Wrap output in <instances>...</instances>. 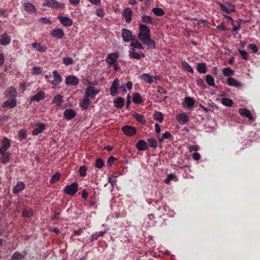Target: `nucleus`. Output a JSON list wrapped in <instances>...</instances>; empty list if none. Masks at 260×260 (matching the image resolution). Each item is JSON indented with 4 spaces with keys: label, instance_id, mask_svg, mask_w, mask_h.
<instances>
[{
    "label": "nucleus",
    "instance_id": "52",
    "mask_svg": "<svg viewBox=\"0 0 260 260\" xmlns=\"http://www.w3.org/2000/svg\"><path fill=\"white\" fill-rule=\"evenodd\" d=\"M141 20H142L143 22L146 24H152V18L150 16L144 15L142 17H141Z\"/></svg>",
    "mask_w": 260,
    "mask_h": 260
},
{
    "label": "nucleus",
    "instance_id": "15",
    "mask_svg": "<svg viewBox=\"0 0 260 260\" xmlns=\"http://www.w3.org/2000/svg\"><path fill=\"white\" fill-rule=\"evenodd\" d=\"M53 75L54 80L50 82L51 84L54 86H56L61 82L62 78L58 73L57 71H53Z\"/></svg>",
    "mask_w": 260,
    "mask_h": 260
},
{
    "label": "nucleus",
    "instance_id": "27",
    "mask_svg": "<svg viewBox=\"0 0 260 260\" xmlns=\"http://www.w3.org/2000/svg\"><path fill=\"white\" fill-rule=\"evenodd\" d=\"M177 120L182 124H185L189 121L188 115L185 113L179 114L177 116Z\"/></svg>",
    "mask_w": 260,
    "mask_h": 260
},
{
    "label": "nucleus",
    "instance_id": "10",
    "mask_svg": "<svg viewBox=\"0 0 260 260\" xmlns=\"http://www.w3.org/2000/svg\"><path fill=\"white\" fill-rule=\"evenodd\" d=\"M57 19L66 27H70L73 24V20L68 17L59 15Z\"/></svg>",
    "mask_w": 260,
    "mask_h": 260
},
{
    "label": "nucleus",
    "instance_id": "19",
    "mask_svg": "<svg viewBox=\"0 0 260 260\" xmlns=\"http://www.w3.org/2000/svg\"><path fill=\"white\" fill-rule=\"evenodd\" d=\"M16 106V100L15 99H11V100H7L3 103V108H13Z\"/></svg>",
    "mask_w": 260,
    "mask_h": 260
},
{
    "label": "nucleus",
    "instance_id": "48",
    "mask_svg": "<svg viewBox=\"0 0 260 260\" xmlns=\"http://www.w3.org/2000/svg\"><path fill=\"white\" fill-rule=\"evenodd\" d=\"M74 63V60L72 57H67L63 58L62 63L66 66H70Z\"/></svg>",
    "mask_w": 260,
    "mask_h": 260
},
{
    "label": "nucleus",
    "instance_id": "2",
    "mask_svg": "<svg viewBox=\"0 0 260 260\" xmlns=\"http://www.w3.org/2000/svg\"><path fill=\"white\" fill-rule=\"evenodd\" d=\"M140 32L138 35L139 40L150 38V29L145 24H140Z\"/></svg>",
    "mask_w": 260,
    "mask_h": 260
},
{
    "label": "nucleus",
    "instance_id": "59",
    "mask_svg": "<svg viewBox=\"0 0 260 260\" xmlns=\"http://www.w3.org/2000/svg\"><path fill=\"white\" fill-rule=\"evenodd\" d=\"M42 73L40 67H35L32 68V75H39Z\"/></svg>",
    "mask_w": 260,
    "mask_h": 260
},
{
    "label": "nucleus",
    "instance_id": "14",
    "mask_svg": "<svg viewBox=\"0 0 260 260\" xmlns=\"http://www.w3.org/2000/svg\"><path fill=\"white\" fill-rule=\"evenodd\" d=\"M5 95L9 99H15L17 96L16 88L12 86L9 87V89L5 91Z\"/></svg>",
    "mask_w": 260,
    "mask_h": 260
},
{
    "label": "nucleus",
    "instance_id": "51",
    "mask_svg": "<svg viewBox=\"0 0 260 260\" xmlns=\"http://www.w3.org/2000/svg\"><path fill=\"white\" fill-rule=\"evenodd\" d=\"M61 174L59 172H56L51 178V183H54L56 181H58L60 178Z\"/></svg>",
    "mask_w": 260,
    "mask_h": 260
},
{
    "label": "nucleus",
    "instance_id": "39",
    "mask_svg": "<svg viewBox=\"0 0 260 260\" xmlns=\"http://www.w3.org/2000/svg\"><path fill=\"white\" fill-rule=\"evenodd\" d=\"M153 118L156 121L159 122H162L164 120V115H162V113L159 111H156L154 113Z\"/></svg>",
    "mask_w": 260,
    "mask_h": 260
},
{
    "label": "nucleus",
    "instance_id": "13",
    "mask_svg": "<svg viewBox=\"0 0 260 260\" xmlns=\"http://www.w3.org/2000/svg\"><path fill=\"white\" fill-rule=\"evenodd\" d=\"M195 104L194 99L190 96H186L184 99V102L183 103V106L188 109L192 108Z\"/></svg>",
    "mask_w": 260,
    "mask_h": 260
},
{
    "label": "nucleus",
    "instance_id": "63",
    "mask_svg": "<svg viewBox=\"0 0 260 260\" xmlns=\"http://www.w3.org/2000/svg\"><path fill=\"white\" fill-rule=\"evenodd\" d=\"M40 22L43 24H51L50 20L47 19L45 17H42L40 19Z\"/></svg>",
    "mask_w": 260,
    "mask_h": 260
},
{
    "label": "nucleus",
    "instance_id": "8",
    "mask_svg": "<svg viewBox=\"0 0 260 260\" xmlns=\"http://www.w3.org/2000/svg\"><path fill=\"white\" fill-rule=\"evenodd\" d=\"M99 92V91L98 90H95L93 87L89 86L86 88L84 98L87 99L91 98V99H94V97H95V95L98 94Z\"/></svg>",
    "mask_w": 260,
    "mask_h": 260
},
{
    "label": "nucleus",
    "instance_id": "20",
    "mask_svg": "<svg viewBox=\"0 0 260 260\" xmlns=\"http://www.w3.org/2000/svg\"><path fill=\"white\" fill-rule=\"evenodd\" d=\"M23 7L25 11L27 12L28 14H32L33 13H35L36 9L32 4L29 3H24L23 4Z\"/></svg>",
    "mask_w": 260,
    "mask_h": 260
},
{
    "label": "nucleus",
    "instance_id": "1",
    "mask_svg": "<svg viewBox=\"0 0 260 260\" xmlns=\"http://www.w3.org/2000/svg\"><path fill=\"white\" fill-rule=\"evenodd\" d=\"M119 57L118 52H112L108 54L107 57L105 58V61L108 64V67H113L115 71H118L120 70L119 61L118 59Z\"/></svg>",
    "mask_w": 260,
    "mask_h": 260
},
{
    "label": "nucleus",
    "instance_id": "40",
    "mask_svg": "<svg viewBox=\"0 0 260 260\" xmlns=\"http://www.w3.org/2000/svg\"><path fill=\"white\" fill-rule=\"evenodd\" d=\"M34 211L32 209H24L22 212V216L25 218H30L33 216Z\"/></svg>",
    "mask_w": 260,
    "mask_h": 260
},
{
    "label": "nucleus",
    "instance_id": "12",
    "mask_svg": "<svg viewBox=\"0 0 260 260\" xmlns=\"http://www.w3.org/2000/svg\"><path fill=\"white\" fill-rule=\"evenodd\" d=\"M11 147V141L5 137L2 141V147L0 148V152L7 151Z\"/></svg>",
    "mask_w": 260,
    "mask_h": 260
},
{
    "label": "nucleus",
    "instance_id": "22",
    "mask_svg": "<svg viewBox=\"0 0 260 260\" xmlns=\"http://www.w3.org/2000/svg\"><path fill=\"white\" fill-rule=\"evenodd\" d=\"M140 41L142 42V43L147 46H148V48L150 49H155V43L154 40L150 39V38H148L147 39H144L143 40H140Z\"/></svg>",
    "mask_w": 260,
    "mask_h": 260
},
{
    "label": "nucleus",
    "instance_id": "45",
    "mask_svg": "<svg viewBox=\"0 0 260 260\" xmlns=\"http://www.w3.org/2000/svg\"><path fill=\"white\" fill-rule=\"evenodd\" d=\"M221 103L224 106L232 107L233 105V101L230 99L223 98L221 101Z\"/></svg>",
    "mask_w": 260,
    "mask_h": 260
},
{
    "label": "nucleus",
    "instance_id": "41",
    "mask_svg": "<svg viewBox=\"0 0 260 260\" xmlns=\"http://www.w3.org/2000/svg\"><path fill=\"white\" fill-rule=\"evenodd\" d=\"M131 42V46L133 47L134 48L138 49H143L144 48L143 47V45L139 42L138 40L134 39Z\"/></svg>",
    "mask_w": 260,
    "mask_h": 260
},
{
    "label": "nucleus",
    "instance_id": "46",
    "mask_svg": "<svg viewBox=\"0 0 260 260\" xmlns=\"http://www.w3.org/2000/svg\"><path fill=\"white\" fill-rule=\"evenodd\" d=\"M206 82L208 85L211 86H214V80L212 76L210 75L206 76Z\"/></svg>",
    "mask_w": 260,
    "mask_h": 260
},
{
    "label": "nucleus",
    "instance_id": "28",
    "mask_svg": "<svg viewBox=\"0 0 260 260\" xmlns=\"http://www.w3.org/2000/svg\"><path fill=\"white\" fill-rule=\"evenodd\" d=\"M11 43V37L7 35L6 33L2 34L1 39H0V44L1 45L6 46Z\"/></svg>",
    "mask_w": 260,
    "mask_h": 260
},
{
    "label": "nucleus",
    "instance_id": "47",
    "mask_svg": "<svg viewBox=\"0 0 260 260\" xmlns=\"http://www.w3.org/2000/svg\"><path fill=\"white\" fill-rule=\"evenodd\" d=\"M132 50H133L129 51V56H130L131 58H135L138 60L140 59L141 55L136 52H134V49H132Z\"/></svg>",
    "mask_w": 260,
    "mask_h": 260
},
{
    "label": "nucleus",
    "instance_id": "58",
    "mask_svg": "<svg viewBox=\"0 0 260 260\" xmlns=\"http://www.w3.org/2000/svg\"><path fill=\"white\" fill-rule=\"evenodd\" d=\"M161 137L164 138L165 139L171 140H172L173 139V137L172 136L171 133L169 132H166L162 134Z\"/></svg>",
    "mask_w": 260,
    "mask_h": 260
},
{
    "label": "nucleus",
    "instance_id": "43",
    "mask_svg": "<svg viewBox=\"0 0 260 260\" xmlns=\"http://www.w3.org/2000/svg\"><path fill=\"white\" fill-rule=\"evenodd\" d=\"M147 142L148 145H149V147L155 149L157 147V142L156 139L154 138H149L147 139Z\"/></svg>",
    "mask_w": 260,
    "mask_h": 260
},
{
    "label": "nucleus",
    "instance_id": "34",
    "mask_svg": "<svg viewBox=\"0 0 260 260\" xmlns=\"http://www.w3.org/2000/svg\"><path fill=\"white\" fill-rule=\"evenodd\" d=\"M90 103L91 101L89 99L84 98L83 100L79 103L80 107H81L82 110H86L88 108Z\"/></svg>",
    "mask_w": 260,
    "mask_h": 260
},
{
    "label": "nucleus",
    "instance_id": "4",
    "mask_svg": "<svg viewBox=\"0 0 260 260\" xmlns=\"http://www.w3.org/2000/svg\"><path fill=\"white\" fill-rule=\"evenodd\" d=\"M44 6L52 9H63L64 4L55 0H44Z\"/></svg>",
    "mask_w": 260,
    "mask_h": 260
},
{
    "label": "nucleus",
    "instance_id": "56",
    "mask_svg": "<svg viewBox=\"0 0 260 260\" xmlns=\"http://www.w3.org/2000/svg\"><path fill=\"white\" fill-rule=\"evenodd\" d=\"M197 86L202 88H206V84L204 83V80L202 78H198L197 80Z\"/></svg>",
    "mask_w": 260,
    "mask_h": 260
},
{
    "label": "nucleus",
    "instance_id": "62",
    "mask_svg": "<svg viewBox=\"0 0 260 260\" xmlns=\"http://www.w3.org/2000/svg\"><path fill=\"white\" fill-rule=\"evenodd\" d=\"M95 14L98 17H103L105 13L102 9H100L96 10Z\"/></svg>",
    "mask_w": 260,
    "mask_h": 260
},
{
    "label": "nucleus",
    "instance_id": "57",
    "mask_svg": "<svg viewBox=\"0 0 260 260\" xmlns=\"http://www.w3.org/2000/svg\"><path fill=\"white\" fill-rule=\"evenodd\" d=\"M18 138L21 140H23L26 138V133L25 130L20 129L18 132Z\"/></svg>",
    "mask_w": 260,
    "mask_h": 260
},
{
    "label": "nucleus",
    "instance_id": "25",
    "mask_svg": "<svg viewBox=\"0 0 260 260\" xmlns=\"http://www.w3.org/2000/svg\"><path fill=\"white\" fill-rule=\"evenodd\" d=\"M227 84L229 86L234 87L236 88H240L241 87V83L238 81L235 80V78L229 77L227 80Z\"/></svg>",
    "mask_w": 260,
    "mask_h": 260
},
{
    "label": "nucleus",
    "instance_id": "55",
    "mask_svg": "<svg viewBox=\"0 0 260 260\" xmlns=\"http://www.w3.org/2000/svg\"><path fill=\"white\" fill-rule=\"evenodd\" d=\"M239 53L244 60H246L248 58V54L245 50H239Z\"/></svg>",
    "mask_w": 260,
    "mask_h": 260
},
{
    "label": "nucleus",
    "instance_id": "32",
    "mask_svg": "<svg viewBox=\"0 0 260 260\" xmlns=\"http://www.w3.org/2000/svg\"><path fill=\"white\" fill-rule=\"evenodd\" d=\"M239 113L241 115H243L250 120L253 119V116H252L250 111L245 108H241L239 110Z\"/></svg>",
    "mask_w": 260,
    "mask_h": 260
},
{
    "label": "nucleus",
    "instance_id": "60",
    "mask_svg": "<svg viewBox=\"0 0 260 260\" xmlns=\"http://www.w3.org/2000/svg\"><path fill=\"white\" fill-rule=\"evenodd\" d=\"M248 48L249 49L251 50V51H252L253 53H256L258 51L257 47L254 44H249L248 45Z\"/></svg>",
    "mask_w": 260,
    "mask_h": 260
},
{
    "label": "nucleus",
    "instance_id": "23",
    "mask_svg": "<svg viewBox=\"0 0 260 260\" xmlns=\"http://www.w3.org/2000/svg\"><path fill=\"white\" fill-rule=\"evenodd\" d=\"M26 254V252L25 251H23L21 253L16 251L12 255L11 260H22L25 257Z\"/></svg>",
    "mask_w": 260,
    "mask_h": 260
},
{
    "label": "nucleus",
    "instance_id": "50",
    "mask_svg": "<svg viewBox=\"0 0 260 260\" xmlns=\"http://www.w3.org/2000/svg\"><path fill=\"white\" fill-rule=\"evenodd\" d=\"M134 117L138 122L144 123L145 121L143 115L140 114L138 113H136L134 114Z\"/></svg>",
    "mask_w": 260,
    "mask_h": 260
},
{
    "label": "nucleus",
    "instance_id": "49",
    "mask_svg": "<svg viewBox=\"0 0 260 260\" xmlns=\"http://www.w3.org/2000/svg\"><path fill=\"white\" fill-rule=\"evenodd\" d=\"M222 73L224 77H229L233 74V71L230 68H225L222 70Z\"/></svg>",
    "mask_w": 260,
    "mask_h": 260
},
{
    "label": "nucleus",
    "instance_id": "35",
    "mask_svg": "<svg viewBox=\"0 0 260 260\" xmlns=\"http://www.w3.org/2000/svg\"><path fill=\"white\" fill-rule=\"evenodd\" d=\"M182 66L183 69L185 70L187 72L191 73L192 74L194 73V70L192 69L191 66H190L189 64L185 60L182 61Z\"/></svg>",
    "mask_w": 260,
    "mask_h": 260
},
{
    "label": "nucleus",
    "instance_id": "42",
    "mask_svg": "<svg viewBox=\"0 0 260 260\" xmlns=\"http://www.w3.org/2000/svg\"><path fill=\"white\" fill-rule=\"evenodd\" d=\"M152 11L155 15L157 16H162L165 14L164 11L159 8H153L152 9Z\"/></svg>",
    "mask_w": 260,
    "mask_h": 260
},
{
    "label": "nucleus",
    "instance_id": "30",
    "mask_svg": "<svg viewBox=\"0 0 260 260\" xmlns=\"http://www.w3.org/2000/svg\"><path fill=\"white\" fill-rule=\"evenodd\" d=\"M197 70L200 74H206L207 71L206 63L204 62L197 63Z\"/></svg>",
    "mask_w": 260,
    "mask_h": 260
},
{
    "label": "nucleus",
    "instance_id": "31",
    "mask_svg": "<svg viewBox=\"0 0 260 260\" xmlns=\"http://www.w3.org/2000/svg\"><path fill=\"white\" fill-rule=\"evenodd\" d=\"M124 100L121 97H118L114 101V106L116 108L122 109L124 106Z\"/></svg>",
    "mask_w": 260,
    "mask_h": 260
},
{
    "label": "nucleus",
    "instance_id": "5",
    "mask_svg": "<svg viewBox=\"0 0 260 260\" xmlns=\"http://www.w3.org/2000/svg\"><path fill=\"white\" fill-rule=\"evenodd\" d=\"M121 37L124 42L128 43L134 40L131 30L127 28H123L121 30Z\"/></svg>",
    "mask_w": 260,
    "mask_h": 260
},
{
    "label": "nucleus",
    "instance_id": "36",
    "mask_svg": "<svg viewBox=\"0 0 260 260\" xmlns=\"http://www.w3.org/2000/svg\"><path fill=\"white\" fill-rule=\"evenodd\" d=\"M133 102L135 104H140L143 103V101L141 99V95L138 92L134 94L133 97Z\"/></svg>",
    "mask_w": 260,
    "mask_h": 260
},
{
    "label": "nucleus",
    "instance_id": "64",
    "mask_svg": "<svg viewBox=\"0 0 260 260\" xmlns=\"http://www.w3.org/2000/svg\"><path fill=\"white\" fill-rule=\"evenodd\" d=\"M83 233V229L82 228H79L77 230H74L73 231V236H80Z\"/></svg>",
    "mask_w": 260,
    "mask_h": 260
},
{
    "label": "nucleus",
    "instance_id": "38",
    "mask_svg": "<svg viewBox=\"0 0 260 260\" xmlns=\"http://www.w3.org/2000/svg\"><path fill=\"white\" fill-rule=\"evenodd\" d=\"M63 96L61 94H57L54 96L52 103L57 106H59L62 103Z\"/></svg>",
    "mask_w": 260,
    "mask_h": 260
},
{
    "label": "nucleus",
    "instance_id": "3",
    "mask_svg": "<svg viewBox=\"0 0 260 260\" xmlns=\"http://www.w3.org/2000/svg\"><path fill=\"white\" fill-rule=\"evenodd\" d=\"M78 183L73 182L70 185H66L63 188V192L66 194L73 196L78 191Z\"/></svg>",
    "mask_w": 260,
    "mask_h": 260
},
{
    "label": "nucleus",
    "instance_id": "9",
    "mask_svg": "<svg viewBox=\"0 0 260 260\" xmlns=\"http://www.w3.org/2000/svg\"><path fill=\"white\" fill-rule=\"evenodd\" d=\"M64 35L65 34L61 28H55L51 31V36L58 40L62 39Z\"/></svg>",
    "mask_w": 260,
    "mask_h": 260
},
{
    "label": "nucleus",
    "instance_id": "18",
    "mask_svg": "<svg viewBox=\"0 0 260 260\" xmlns=\"http://www.w3.org/2000/svg\"><path fill=\"white\" fill-rule=\"evenodd\" d=\"M45 125L44 123H37V127L32 130V134L33 136H37L43 132L45 129Z\"/></svg>",
    "mask_w": 260,
    "mask_h": 260
},
{
    "label": "nucleus",
    "instance_id": "61",
    "mask_svg": "<svg viewBox=\"0 0 260 260\" xmlns=\"http://www.w3.org/2000/svg\"><path fill=\"white\" fill-rule=\"evenodd\" d=\"M175 178H176V176L174 174H169L168 177H167V179L165 180V183L168 184L170 181L173 180Z\"/></svg>",
    "mask_w": 260,
    "mask_h": 260
},
{
    "label": "nucleus",
    "instance_id": "16",
    "mask_svg": "<svg viewBox=\"0 0 260 260\" xmlns=\"http://www.w3.org/2000/svg\"><path fill=\"white\" fill-rule=\"evenodd\" d=\"M25 188V183L23 181H19L16 183V185L14 186L13 192L14 194H17L19 192L23 190Z\"/></svg>",
    "mask_w": 260,
    "mask_h": 260
},
{
    "label": "nucleus",
    "instance_id": "44",
    "mask_svg": "<svg viewBox=\"0 0 260 260\" xmlns=\"http://www.w3.org/2000/svg\"><path fill=\"white\" fill-rule=\"evenodd\" d=\"M217 4L220 7V11L226 13L227 14H231L232 11H229L228 10V5L226 4H222L220 3H217Z\"/></svg>",
    "mask_w": 260,
    "mask_h": 260
},
{
    "label": "nucleus",
    "instance_id": "26",
    "mask_svg": "<svg viewBox=\"0 0 260 260\" xmlns=\"http://www.w3.org/2000/svg\"><path fill=\"white\" fill-rule=\"evenodd\" d=\"M0 155H2V157L0 158V162L4 165H6L9 162L11 159L10 153L4 151V152H0Z\"/></svg>",
    "mask_w": 260,
    "mask_h": 260
},
{
    "label": "nucleus",
    "instance_id": "37",
    "mask_svg": "<svg viewBox=\"0 0 260 260\" xmlns=\"http://www.w3.org/2000/svg\"><path fill=\"white\" fill-rule=\"evenodd\" d=\"M141 78L148 84H152L153 82V76L147 73L143 74L142 75H141Z\"/></svg>",
    "mask_w": 260,
    "mask_h": 260
},
{
    "label": "nucleus",
    "instance_id": "24",
    "mask_svg": "<svg viewBox=\"0 0 260 260\" xmlns=\"http://www.w3.org/2000/svg\"><path fill=\"white\" fill-rule=\"evenodd\" d=\"M45 99V92L43 91H40L38 93H36V95H34L30 97V101H36L37 102H40Z\"/></svg>",
    "mask_w": 260,
    "mask_h": 260
},
{
    "label": "nucleus",
    "instance_id": "7",
    "mask_svg": "<svg viewBox=\"0 0 260 260\" xmlns=\"http://www.w3.org/2000/svg\"><path fill=\"white\" fill-rule=\"evenodd\" d=\"M121 130L124 135L129 137L133 136L136 134V128L133 126L124 125L121 128Z\"/></svg>",
    "mask_w": 260,
    "mask_h": 260
},
{
    "label": "nucleus",
    "instance_id": "53",
    "mask_svg": "<svg viewBox=\"0 0 260 260\" xmlns=\"http://www.w3.org/2000/svg\"><path fill=\"white\" fill-rule=\"evenodd\" d=\"M104 166V162L103 159L100 158H99L96 159L95 167L98 169H101Z\"/></svg>",
    "mask_w": 260,
    "mask_h": 260
},
{
    "label": "nucleus",
    "instance_id": "21",
    "mask_svg": "<svg viewBox=\"0 0 260 260\" xmlns=\"http://www.w3.org/2000/svg\"><path fill=\"white\" fill-rule=\"evenodd\" d=\"M76 113L73 109H68L63 112V117L68 120L73 119Z\"/></svg>",
    "mask_w": 260,
    "mask_h": 260
},
{
    "label": "nucleus",
    "instance_id": "29",
    "mask_svg": "<svg viewBox=\"0 0 260 260\" xmlns=\"http://www.w3.org/2000/svg\"><path fill=\"white\" fill-rule=\"evenodd\" d=\"M132 14V12L129 8H125L124 10L123 14H122V16L124 17L125 19V22L126 23H129L131 21V16Z\"/></svg>",
    "mask_w": 260,
    "mask_h": 260
},
{
    "label": "nucleus",
    "instance_id": "17",
    "mask_svg": "<svg viewBox=\"0 0 260 260\" xmlns=\"http://www.w3.org/2000/svg\"><path fill=\"white\" fill-rule=\"evenodd\" d=\"M136 149L139 151H145L148 149V145L144 140H141L138 141L136 145Z\"/></svg>",
    "mask_w": 260,
    "mask_h": 260
},
{
    "label": "nucleus",
    "instance_id": "6",
    "mask_svg": "<svg viewBox=\"0 0 260 260\" xmlns=\"http://www.w3.org/2000/svg\"><path fill=\"white\" fill-rule=\"evenodd\" d=\"M119 88V80L116 78L112 82V86L110 88V95L113 97L116 96L118 94L117 90Z\"/></svg>",
    "mask_w": 260,
    "mask_h": 260
},
{
    "label": "nucleus",
    "instance_id": "11",
    "mask_svg": "<svg viewBox=\"0 0 260 260\" xmlns=\"http://www.w3.org/2000/svg\"><path fill=\"white\" fill-rule=\"evenodd\" d=\"M79 82L78 78L74 76L66 77L65 83L68 85L77 86Z\"/></svg>",
    "mask_w": 260,
    "mask_h": 260
},
{
    "label": "nucleus",
    "instance_id": "33",
    "mask_svg": "<svg viewBox=\"0 0 260 260\" xmlns=\"http://www.w3.org/2000/svg\"><path fill=\"white\" fill-rule=\"evenodd\" d=\"M32 47L40 52H45L47 50V47L40 43H32Z\"/></svg>",
    "mask_w": 260,
    "mask_h": 260
},
{
    "label": "nucleus",
    "instance_id": "54",
    "mask_svg": "<svg viewBox=\"0 0 260 260\" xmlns=\"http://www.w3.org/2000/svg\"><path fill=\"white\" fill-rule=\"evenodd\" d=\"M87 167L85 166L80 167L79 169V172L80 176L84 177L86 176Z\"/></svg>",
    "mask_w": 260,
    "mask_h": 260
}]
</instances>
